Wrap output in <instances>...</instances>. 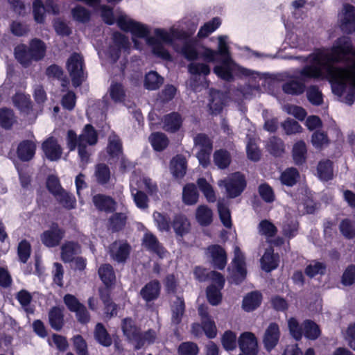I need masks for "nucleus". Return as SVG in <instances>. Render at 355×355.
<instances>
[{
    "instance_id": "nucleus-1",
    "label": "nucleus",
    "mask_w": 355,
    "mask_h": 355,
    "mask_svg": "<svg viewBox=\"0 0 355 355\" xmlns=\"http://www.w3.org/2000/svg\"><path fill=\"white\" fill-rule=\"evenodd\" d=\"M218 46L216 51L222 57V61L220 64L216 65L214 68V72L220 78L226 81L233 80V73L241 78L248 81L250 86L241 93L245 98H249L252 96L259 92L260 86H264L268 77V73H261L259 71L243 67L238 65L232 60L229 47V37L227 35H218Z\"/></svg>"
},
{
    "instance_id": "nucleus-2",
    "label": "nucleus",
    "mask_w": 355,
    "mask_h": 355,
    "mask_svg": "<svg viewBox=\"0 0 355 355\" xmlns=\"http://www.w3.org/2000/svg\"><path fill=\"white\" fill-rule=\"evenodd\" d=\"M185 38V32L174 26L168 30L156 28L154 30V36L146 39V44L150 46L154 55L163 60H170L171 56L164 44L171 46L175 51L181 53L182 46H179L178 42H182L183 44L187 40Z\"/></svg>"
},
{
    "instance_id": "nucleus-3",
    "label": "nucleus",
    "mask_w": 355,
    "mask_h": 355,
    "mask_svg": "<svg viewBox=\"0 0 355 355\" xmlns=\"http://www.w3.org/2000/svg\"><path fill=\"white\" fill-rule=\"evenodd\" d=\"M98 141L96 131L91 125H86L82 133L77 137L73 130H69L67 136V146L70 151L78 148V153L81 164L85 166L89 160L90 152L89 146H93Z\"/></svg>"
},
{
    "instance_id": "nucleus-4",
    "label": "nucleus",
    "mask_w": 355,
    "mask_h": 355,
    "mask_svg": "<svg viewBox=\"0 0 355 355\" xmlns=\"http://www.w3.org/2000/svg\"><path fill=\"white\" fill-rule=\"evenodd\" d=\"M46 46L43 41L34 38L29 42L28 46L19 44L15 49L16 60L24 67H28L33 61L42 60L46 54Z\"/></svg>"
},
{
    "instance_id": "nucleus-5",
    "label": "nucleus",
    "mask_w": 355,
    "mask_h": 355,
    "mask_svg": "<svg viewBox=\"0 0 355 355\" xmlns=\"http://www.w3.org/2000/svg\"><path fill=\"white\" fill-rule=\"evenodd\" d=\"M116 23L121 29L131 33L135 48L137 50H141L142 49V44L137 38H145L146 40L149 37V27L132 19L126 15H121L118 17Z\"/></svg>"
},
{
    "instance_id": "nucleus-6",
    "label": "nucleus",
    "mask_w": 355,
    "mask_h": 355,
    "mask_svg": "<svg viewBox=\"0 0 355 355\" xmlns=\"http://www.w3.org/2000/svg\"><path fill=\"white\" fill-rule=\"evenodd\" d=\"M181 54L188 60L201 58L207 62H216L217 56L219 55L218 52L205 46L198 48L196 44L190 40L184 42Z\"/></svg>"
},
{
    "instance_id": "nucleus-7",
    "label": "nucleus",
    "mask_w": 355,
    "mask_h": 355,
    "mask_svg": "<svg viewBox=\"0 0 355 355\" xmlns=\"http://www.w3.org/2000/svg\"><path fill=\"white\" fill-rule=\"evenodd\" d=\"M188 71L191 75L187 81L189 87L194 92H198L201 87L207 86L205 78H201V76H206L210 73V68L208 64L193 62L188 65Z\"/></svg>"
},
{
    "instance_id": "nucleus-8",
    "label": "nucleus",
    "mask_w": 355,
    "mask_h": 355,
    "mask_svg": "<svg viewBox=\"0 0 355 355\" xmlns=\"http://www.w3.org/2000/svg\"><path fill=\"white\" fill-rule=\"evenodd\" d=\"M218 185L220 188L225 189L226 194L229 198H234L243 192L246 182L242 174L235 173L224 180H219Z\"/></svg>"
},
{
    "instance_id": "nucleus-9",
    "label": "nucleus",
    "mask_w": 355,
    "mask_h": 355,
    "mask_svg": "<svg viewBox=\"0 0 355 355\" xmlns=\"http://www.w3.org/2000/svg\"><path fill=\"white\" fill-rule=\"evenodd\" d=\"M234 254L232 266L229 268L230 274L229 280L231 283L239 284L245 279L247 274L245 257L238 246L234 247Z\"/></svg>"
},
{
    "instance_id": "nucleus-10",
    "label": "nucleus",
    "mask_w": 355,
    "mask_h": 355,
    "mask_svg": "<svg viewBox=\"0 0 355 355\" xmlns=\"http://www.w3.org/2000/svg\"><path fill=\"white\" fill-rule=\"evenodd\" d=\"M67 68L71 77L73 85L79 86L85 78L83 57L78 53H73L67 62Z\"/></svg>"
},
{
    "instance_id": "nucleus-11",
    "label": "nucleus",
    "mask_w": 355,
    "mask_h": 355,
    "mask_svg": "<svg viewBox=\"0 0 355 355\" xmlns=\"http://www.w3.org/2000/svg\"><path fill=\"white\" fill-rule=\"evenodd\" d=\"M196 148L198 149L196 157L200 165L207 167L210 163V154L212 150V142L205 135H198L194 139Z\"/></svg>"
},
{
    "instance_id": "nucleus-12",
    "label": "nucleus",
    "mask_w": 355,
    "mask_h": 355,
    "mask_svg": "<svg viewBox=\"0 0 355 355\" xmlns=\"http://www.w3.org/2000/svg\"><path fill=\"white\" fill-rule=\"evenodd\" d=\"M211 278L213 284L207 288V297L211 305L216 306L221 302L220 290L223 288L225 279L221 274L215 271H212L211 273Z\"/></svg>"
},
{
    "instance_id": "nucleus-13",
    "label": "nucleus",
    "mask_w": 355,
    "mask_h": 355,
    "mask_svg": "<svg viewBox=\"0 0 355 355\" xmlns=\"http://www.w3.org/2000/svg\"><path fill=\"white\" fill-rule=\"evenodd\" d=\"M338 22L343 31L347 33L355 31V8L345 5L338 14Z\"/></svg>"
},
{
    "instance_id": "nucleus-14",
    "label": "nucleus",
    "mask_w": 355,
    "mask_h": 355,
    "mask_svg": "<svg viewBox=\"0 0 355 355\" xmlns=\"http://www.w3.org/2000/svg\"><path fill=\"white\" fill-rule=\"evenodd\" d=\"M239 348L243 354L239 355H257L258 353L257 339L254 334L244 332L238 339Z\"/></svg>"
},
{
    "instance_id": "nucleus-15",
    "label": "nucleus",
    "mask_w": 355,
    "mask_h": 355,
    "mask_svg": "<svg viewBox=\"0 0 355 355\" xmlns=\"http://www.w3.org/2000/svg\"><path fill=\"white\" fill-rule=\"evenodd\" d=\"M142 246L147 250L156 254L161 259L167 257L168 254L156 236L150 232L144 233L142 238Z\"/></svg>"
},
{
    "instance_id": "nucleus-16",
    "label": "nucleus",
    "mask_w": 355,
    "mask_h": 355,
    "mask_svg": "<svg viewBox=\"0 0 355 355\" xmlns=\"http://www.w3.org/2000/svg\"><path fill=\"white\" fill-rule=\"evenodd\" d=\"M64 237V232L58 226L53 224L50 228L44 231L40 236L42 243L48 248L59 245Z\"/></svg>"
},
{
    "instance_id": "nucleus-17",
    "label": "nucleus",
    "mask_w": 355,
    "mask_h": 355,
    "mask_svg": "<svg viewBox=\"0 0 355 355\" xmlns=\"http://www.w3.org/2000/svg\"><path fill=\"white\" fill-rule=\"evenodd\" d=\"M130 49V42L127 37L120 33L113 35V45L108 50V55L114 61H116L121 51H127Z\"/></svg>"
},
{
    "instance_id": "nucleus-18",
    "label": "nucleus",
    "mask_w": 355,
    "mask_h": 355,
    "mask_svg": "<svg viewBox=\"0 0 355 355\" xmlns=\"http://www.w3.org/2000/svg\"><path fill=\"white\" fill-rule=\"evenodd\" d=\"M280 337L279 325L276 323H270L266 328L263 343L267 351L270 352L277 345Z\"/></svg>"
},
{
    "instance_id": "nucleus-19",
    "label": "nucleus",
    "mask_w": 355,
    "mask_h": 355,
    "mask_svg": "<svg viewBox=\"0 0 355 355\" xmlns=\"http://www.w3.org/2000/svg\"><path fill=\"white\" fill-rule=\"evenodd\" d=\"M207 256L211 259L216 268L223 270L227 263V256L225 250L219 245H211L207 248Z\"/></svg>"
},
{
    "instance_id": "nucleus-20",
    "label": "nucleus",
    "mask_w": 355,
    "mask_h": 355,
    "mask_svg": "<svg viewBox=\"0 0 355 355\" xmlns=\"http://www.w3.org/2000/svg\"><path fill=\"white\" fill-rule=\"evenodd\" d=\"M42 150L46 157L51 161H56L61 157L62 150L56 139L49 137L42 144Z\"/></svg>"
},
{
    "instance_id": "nucleus-21",
    "label": "nucleus",
    "mask_w": 355,
    "mask_h": 355,
    "mask_svg": "<svg viewBox=\"0 0 355 355\" xmlns=\"http://www.w3.org/2000/svg\"><path fill=\"white\" fill-rule=\"evenodd\" d=\"M110 252L114 260L118 262H123L129 255L130 246L125 241H116L111 245Z\"/></svg>"
},
{
    "instance_id": "nucleus-22",
    "label": "nucleus",
    "mask_w": 355,
    "mask_h": 355,
    "mask_svg": "<svg viewBox=\"0 0 355 355\" xmlns=\"http://www.w3.org/2000/svg\"><path fill=\"white\" fill-rule=\"evenodd\" d=\"M138 182V177L136 175H133L130 180L131 194L136 206L139 209H145L148 207L146 195L144 192L133 187V184H137Z\"/></svg>"
},
{
    "instance_id": "nucleus-23",
    "label": "nucleus",
    "mask_w": 355,
    "mask_h": 355,
    "mask_svg": "<svg viewBox=\"0 0 355 355\" xmlns=\"http://www.w3.org/2000/svg\"><path fill=\"white\" fill-rule=\"evenodd\" d=\"M225 95L216 90H211L210 92V98L209 107L211 114H219L225 105Z\"/></svg>"
},
{
    "instance_id": "nucleus-24",
    "label": "nucleus",
    "mask_w": 355,
    "mask_h": 355,
    "mask_svg": "<svg viewBox=\"0 0 355 355\" xmlns=\"http://www.w3.org/2000/svg\"><path fill=\"white\" fill-rule=\"evenodd\" d=\"M172 226L176 235L180 236L189 233L191 228L189 219L182 214H178L174 217Z\"/></svg>"
},
{
    "instance_id": "nucleus-25",
    "label": "nucleus",
    "mask_w": 355,
    "mask_h": 355,
    "mask_svg": "<svg viewBox=\"0 0 355 355\" xmlns=\"http://www.w3.org/2000/svg\"><path fill=\"white\" fill-rule=\"evenodd\" d=\"M260 261L261 268L266 272H270L278 266V257L274 254L272 248L266 250Z\"/></svg>"
},
{
    "instance_id": "nucleus-26",
    "label": "nucleus",
    "mask_w": 355,
    "mask_h": 355,
    "mask_svg": "<svg viewBox=\"0 0 355 355\" xmlns=\"http://www.w3.org/2000/svg\"><path fill=\"white\" fill-rule=\"evenodd\" d=\"M35 144L31 141H24L21 142L17 148V155L23 161L31 159L35 152Z\"/></svg>"
},
{
    "instance_id": "nucleus-27",
    "label": "nucleus",
    "mask_w": 355,
    "mask_h": 355,
    "mask_svg": "<svg viewBox=\"0 0 355 355\" xmlns=\"http://www.w3.org/2000/svg\"><path fill=\"white\" fill-rule=\"evenodd\" d=\"M222 20L220 17H216L209 21L205 23L199 29L197 36L199 38H205L216 31L221 25Z\"/></svg>"
},
{
    "instance_id": "nucleus-28",
    "label": "nucleus",
    "mask_w": 355,
    "mask_h": 355,
    "mask_svg": "<svg viewBox=\"0 0 355 355\" xmlns=\"http://www.w3.org/2000/svg\"><path fill=\"white\" fill-rule=\"evenodd\" d=\"M170 169L175 178H182L186 173L187 161L182 155H178L171 162Z\"/></svg>"
},
{
    "instance_id": "nucleus-29",
    "label": "nucleus",
    "mask_w": 355,
    "mask_h": 355,
    "mask_svg": "<svg viewBox=\"0 0 355 355\" xmlns=\"http://www.w3.org/2000/svg\"><path fill=\"white\" fill-rule=\"evenodd\" d=\"M92 200L95 207L99 210L112 211L115 209V202L109 196L98 194L93 197Z\"/></svg>"
},
{
    "instance_id": "nucleus-30",
    "label": "nucleus",
    "mask_w": 355,
    "mask_h": 355,
    "mask_svg": "<svg viewBox=\"0 0 355 355\" xmlns=\"http://www.w3.org/2000/svg\"><path fill=\"white\" fill-rule=\"evenodd\" d=\"M317 175L320 180L328 181L334 176L332 162L330 160H322L317 166Z\"/></svg>"
},
{
    "instance_id": "nucleus-31",
    "label": "nucleus",
    "mask_w": 355,
    "mask_h": 355,
    "mask_svg": "<svg viewBox=\"0 0 355 355\" xmlns=\"http://www.w3.org/2000/svg\"><path fill=\"white\" fill-rule=\"evenodd\" d=\"M182 124L180 116L175 112L167 114L163 119L162 128L168 132L178 130Z\"/></svg>"
},
{
    "instance_id": "nucleus-32",
    "label": "nucleus",
    "mask_w": 355,
    "mask_h": 355,
    "mask_svg": "<svg viewBox=\"0 0 355 355\" xmlns=\"http://www.w3.org/2000/svg\"><path fill=\"white\" fill-rule=\"evenodd\" d=\"M199 194L193 184H188L182 190V201L187 205H193L197 203Z\"/></svg>"
},
{
    "instance_id": "nucleus-33",
    "label": "nucleus",
    "mask_w": 355,
    "mask_h": 355,
    "mask_svg": "<svg viewBox=\"0 0 355 355\" xmlns=\"http://www.w3.org/2000/svg\"><path fill=\"white\" fill-rule=\"evenodd\" d=\"M159 284L157 281H153L147 284L141 290V295L147 302L156 299L159 293Z\"/></svg>"
},
{
    "instance_id": "nucleus-34",
    "label": "nucleus",
    "mask_w": 355,
    "mask_h": 355,
    "mask_svg": "<svg viewBox=\"0 0 355 355\" xmlns=\"http://www.w3.org/2000/svg\"><path fill=\"white\" fill-rule=\"evenodd\" d=\"M80 252V246L73 242H67L61 248V257L64 262H70L74 255Z\"/></svg>"
},
{
    "instance_id": "nucleus-35",
    "label": "nucleus",
    "mask_w": 355,
    "mask_h": 355,
    "mask_svg": "<svg viewBox=\"0 0 355 355\" xmlns=\"http://www.w3.org/2000/svg\"><path fill=\"white\" fill-rule=\"evenodd\" d=\"M212 211L206 205H200L196 211V218L198 223L202 226L209 225L212 221Z\"/></svg>"
},
{
    "instance_id": "nucleus-36",
    "label": "nucleus",
    "mask_w": 355,
    "mask_h": 355,
    "mask_svg": "<svg viewBox=\"0 0 355 355\" xmlns=\"http://www.w3.org/2000/svg\"><path fill=\"white\" fill-rule=\"evenodd\" d=\"M122 330L124 335L128 340L132 343H135L139 338V332L130 318H125L122 322Z\"/></svg>"
},
{
    "instance_id": "nucleus-37",
    "label": "nucleus",
    "mask_w": 355,
    "mask_h": 355,
    "mask_svg": "<svg viewBox=\"0 0 355 355\" xmlns=\"http://www.w3.org/2000/svg\"><path fill=\"white\" fill-rule=\"evenodd\" d=\"M261 302V295L259 292H252L247 295L243 300V309L251 311L257 308Z\"/></svg>"
},
{
    "instance_id": "nucleus-38",
    "label": "nucleus",
    "mask_w": 355,
    "mask_h": 355,
    "mask_svg": "<svg viewBox=\"0 0 355 355\" xmlns=\"http://www.w3.org/2000/svg\"><path fill=\"white\" fill-rule=\"evenodd\" d=\"M108 93L110 98L114 103H122L125 100V91L121 83L112 82L109 87Z\"/></svg>"
},
{
    "instance_id": "nucleus-39",
    "label": "nucleus",
    "mask_w": 355,
    "mask_h": 355,
    "mask_svg": "<svg viewBox=\"0 0 355 355\" xmlns=\"http://www.w3.org/2000/svg\"><path fill=\"white\" fill-rule=\"evenodd\" d=\"M303 334L309 340L317 339L321 334L319 326L314 322L306 320L302 323Z\"/></svg>"
},
{
    "instance_id": "nucleus-40",
    "label": "nucleus",
    "mask_w": 355,
    "mask_h": 355,
    "mask_svg": "<svg viewBox=\"0 0 355 355\" xmlns=\"http://www.w3.org/2000/svg\"><path fill=\"white\" fill-rule=\"evenodd\" d=\"M149 141L153 149L156 151H162L165 149L168 144V139L166 136L162 132H155L149 137Z\"/></svg>"
},
{
    "instance_id": "nucleus-41",
    "label": "nucleus",
    "mask_w": 355,
    "mask_h": 355,
    "mask_svg": "<svg viewBox=\"0 0 355 355\" xmlns=\"http://www.w3.org/2000/svg\"><path fill=\"white\" fill-rule=\"evenodd\" d=\"M107 150L112 157H119L122 155L121 142L116 135H112L109 137Z\"/></svg>"
},
{
    "instance_id": "nucleus-42",
    "label": "nucleus",
    "mask_w": 355,
    "mask_h": 355,
    "mask_svg": "<svg viewBox=\"0 0 355 355\" xmlns=\"http://www.w3.org/2000/svg\"><path fill=\"white\" fill-rule=\"evenodd\" d=\"M14 105L21 112L28 114L31 109V100L29 96L22 93H17L12 98Z\"/></svg>"
},
{
    "instance_id": "nucleus-43",
    "label": "nucleus",
    "mask_w": 355,
    "mask_h": 355,
    "mask_svg": "<svg viewBox=\"0 0 355 355\" xmlns=\"http://www.w3.org/2000/svg\"><path fill=\"white\" fill-rule=\"evenodd\" d=\"M153 218L159 231L168 232L170 230V218L167 214L154 211L153 214Z\"/></svg>"
},
{
    "instance_id": "nucleus-44",
    "label": "nucleus",
    "mask_w": 355,
    "mask_h": 355,
    "mask_svg": "<svg viewBox=\"0 0 355 355\" xmlns=\"http://www.w3.org/2000/svg\"><path fill=\"white\" fill-rule=\"evenodd\" d=\"M94 337L102 345L108 347L112 344V338L101 323H98L94 329Z\"/></svg>"
},
{
    "instance_id": "nucleus-45",
    "label": "nucleus",
    "mask_w": 355,
    "mask_h": 355,
    "mask_svg": "<svg viewBox=\"0 0 355 355\" xmlns=\"http://www.w3.org/2000/svg\"><path fill=\"white\" fill-rule=\"evenodd\" d=\"M306 147L302 141L296 142L293 148V157L296 164H302L306 160Z\"/></svg>"
},
{
    "instance_id": "nucleus-46",
    "label": "nucleus",
    "mask_w": 355,
    "mask_h": 355,
    "mask_svg": "<svg viewBox=\"0 0 355 355\" xmlns=\"http://www.w3.org/2000/svg\"><path fill=\"white\" fill-rule=\"evenodd\" d=\"M300 175L297 170L295 168H288L283 171L280 176L281 182L288 187L293 186L297 181Z\"/></svg>"
},
{
    "instance_id": "nucleus-47",
    "label": "nucleus",
    "mask_w": 355,
    "mask_h": 355,
    "mask_svg": "<svg viewBox=\"0 0 355 355\" xmlns=\"http://www.w3.org/2000/svg\"><path fill=\"white\" fill-rule=\"evenodd\" d=\"M98 275L107 286L112 285L115 281V275L112 267L110 264L102 265L98 269Z\"/></svg>"
},
{
    "instance_id": "nucleus-48",
    "label": "nucleus",
    "mask_w": 355,
    "mask_h": 355,
    "mask_svg": "<svg viewBox=\"0 0 355 355\" xmlns=\"http://www.w3.org/2000/svg\"><path fill=\"white\" fill-rule=\"evenodd\" d=\"M214 162L219 168H226L231 162L230 154L225 150H216L214 154Z\"/></svg>"
},
{
    "instance_id": "nucleus-49",
    "label": "nucleus",
    "mask_w": 355,
    "mask_h": 355,
    "mask_svg": "<svg viewBox=\"0 0 355 355\" xmlns=\"http://www.w3.org/2000/svg\"><path fill=\"white\" fill-rule=\"evenodd\" d=\"M163 83V78L155 71H150L146 75L144 86L147 89L155 90Z\"/></svg>"
},
{
    "instance_id": "nucleus-50",
    "label": "nucleus",
    "mask_w": 355,
    "mask_h": 355,
    "mask_svg": "<svg viewBox=\"0 0 355 355\" xmlns=\"http://www.w3.org/2000/svg\"><path fill=\"white\" fill-rule=\"evenodd\" d=\"M172 322L179 324L184 312V302L180 297H177L172 305Z\"/></svg>"
},
{
    "instance_id": "nucleus-51",
    "label": "nucleus",
    "mask_w": 355,
    "mask_h": 355,
    "mask_svg": "<svg viewBox=\"0 0 355 355\" xmlns=\"http://www.w3.org/2000/svg\"><path fill=\"white\" fill-rule=\"evenodd\" d=\"M197 183L206 199L211 202H215L216 198L211 185L205 178H199Z\"/></svg>"
},
{
    "instance_id": "nucleus-52",
    "label": "nucleus",
    "mask_w": 355,
    "mask_h": 355,
    "mask_svg": "<svg viewBox=\"0 0 355 355\" xmlns=\"http://www.w3.org/2000/svg\"><path fill=\"white\" fill-rule=\"evenodd\" d=\"M49 322L55 330H60L63 324L62 311L60 308L54 307L49 312Z\"/></svg>"
},
{
    "instance_id": "nucleus-53",
    "label": "nucleus",
    "mask_w": 355,
    "mask_h": 355,
    "mask_svg": "<svg viewBox=\"0 0 355 355\" xmlns=\"http://www.w3.org/2000/svg\"><path fill=\"white\" fill-rule=\"evenodd\" d=\"M55 197L59 203L66 209H71L76 207V200L75 198L63 189Z\"/></svg>"
},
{
    "instance_id": "nucleus-54",
    "label": "nucleus",
    "mask_w": 355,
    "mask_h": 355,
    "mask_svg": "<svg viewBox=\"0 0 355 355\" xmlns=\"http://www.w3.org/2000/svg\"><path fill=\"white\" fill-rule=\"evenodd\" d=\"M15 118L13 112L7 108L0 109V126L9 128L15 123Z\"/></svg>"
},
{
    "instance_id": "nucleus-55",
    "label": "nucleus",
    "mask_w": 355,
    "mask_h": 355,
    "mask_svg": "<svg viewBox=\"0 0 355 355\" xmlns=\"http://www.w3.org/2000/svg\"><path fill=\"white\" fill-rule=\"evenodd\" d=\"M326 271V266L323 263L312 261L306 268L305 273L309 277H313L318 275H323Z\"/></svg>"
},
{
    "instance_id": "nucleus-56",
    "label": "nucleus",
    "mask_w": 355,
    "mask_h": 355,
    "mask_svg": "<svg viewBox=\"0 0 355 355\" xmlns=\"http://www.w3.org/2000/svg\"><path fill=\"white\" fill-rule=\"evenodd\" d=\"M45 7L41 0H34L33 2V13L37 23L42 24L45 19Z\"/></svg>"
},
{
    "instance_id": "nucleus-57",
    "label": "nucleus",
    "mask_w": 355,
    "mask_h": 355,
    "mask_svg": "<svg viewBox=\"0 0 355 355\" xmlns=\"http://www.w3.org/2000/svg\"><path fill=\"white\" fill-rule=\"evenodd\" d=\"M268 151L275 156L280 155L284 150V144L281 139L272 137L267 144Z\"/></svg>"
},
{
    "instance_id": "nucleus-58",
    "label": "nucleus",
    "mask_w": 355,
    "mask_h": 355,
    "mask_svg": "<svg viewBox=\"0 0 355 355\" xmlns=\"http://www.w3.org/2000/svg\"><path fill=\"white\" fill-rule=\"evenodd\" d=\"M288 327L290 334L295 340H299L303 336V327L300 326L297 320L294 318H291L288 320Z\"/></svg>"
},
{
    "instance_id": "nucleus-59",
    "label": "nucleus",
    "mask_w": 355,
    "mask_h": 355,
    "mask_svg": "<svg viewBox=\"0 0 355 355\" xmlns=\"http://www.w3.org/2000/svg\"><path fill=\"white\" fill-rule=\"evenodd\" d=\"M339 230L343 236L347 239L355 237V227L349 219H343L340 223Z\"/></svg>"
},
{
    "instance_id": "nucleus-60",
    "label": "nucleus",
    "mask_w": 355,
    "mask_h": 355,
    "mask_svg": "<svg viewBox=\"0 0 355 355\" xmlns=\"http://www.w3.org/2000/svg\"><path fill=\"white\" fill-rule=\"evenodd\" d=\"M282 127L288 135H295L302 132V127L293 119H288L282 123Z\"/></svg>"
},
{
    "instance_id": "nucleus-61",
    "label": "nucleus",
    "mask_w": 355,
    "mask_h": 355,
    "mask_svg": "<svg viewBox=\"0 0 355 355\" xmlns=\"http://www.w3.org/2000/svg\"><path fill=\"white\" fill-rule=\"evenodd\" d=\"M157 338V333L155 331L150 329L146 331L144 335L139 334L137 340L135 341V347L139 349L146 343L151 344L154 343Z\"/></svg>"
},
{
    "instance_id": "nucleus-62",
    "label": "nucleus",
    "mask_w": 355,
    "mask_h": 355,
    "mask_svg": "<svg viewBox=\"0 0 355 355\" xmlns=\"http://www.w3.org/2000/svg\"><path fill=\"white\" fill-rule=\"evenodd\" d=\"M259 232L267 237H272L276 234L277 228L270 221L263 220L259 225Z\"/></svg>"
},
{
    "instance_id": "nucleus-63",
    "label": "nucleus",
    "mask_w": 355,
    "mask_h": 355,
    "mask_svg": "<svg viewBox=\"0 0 355 355\" xmlns=\"http://www.w3.org/2000/svg\"><path fill=\"white\" fill-rule=\"evenodd\" d=\"M73 18L79 22H87L90 18V12L84 7L78 6L71 10Z\"/></svg>"
},
{
    "instance_id": "nucleus-64",
    "label": "nucleus",
    "mask_w": 355,
    "mask_h": 355,
    "mask_svg": "<svg viewBox=\"0 0 355 355\" xmlns=\"http://www.w3.org/2000/svg\"><path fill=\"white\" fill-rule=\"evenodd\" d=\"M178 352L179 355H197L199 349L194 343L185 342L180 345Z\"/></svg>"
}]
</instances>
